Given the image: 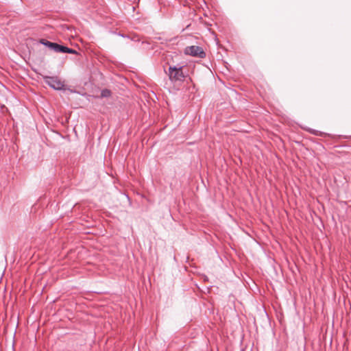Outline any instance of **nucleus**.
Here are the masks:
<instances>
[{
	"label": "nucleus",
	"instance_id": "1",
	"mask_svg": "<svg viewBox=\"0 0 351 351\" xmlns=\"http://www.w3.org/2000/svg\"><path fill=\"white\" fill-rule=\"evenodd\" d=\"M186 69V66H169L168 70H165V72L172 83H180L183 82L189 76L188 73L184 71Z\"/></svg>",
	"mask_w": 351,
	"mask_h": 351
},
{
	"label": "nucleus",
	"instance_id": "5",
	"mask_svg": "<svg viewBox=\"0 0 351 351\" xmlns=\"http://www.w3.org/2000/svg\"><path fill=\"white\" fill-rule=\"evenodd\" d=\"M110 96H111L110 90H109L108 88H104L101 90V98L109 97Z\"/></svg>",
	"mask_w": 351,
	"mask_h": 351
},
{
	"label": "nucleus",
	"instance_id": "2",
	"mask_svg": "<svg viewBox=\"0 0 351 351\" xmlns=\"http://www.w3.org/2000/svg\"><path fill=\"white\" fill-rule=\"evenodd\" d=\"M39 43L56 53H66L71 54L77 53V51L73 49L69 48L66 46L59 45L56 43L50 42L44 38L40 39Z\"/></svg>",
	"mask_w": 351,
	"mask_h": 351
},
{
	"label": "nucleus",
	"instance_id": "4",
	"mask_svg": "<svg viewBox=\"0 0 351 351\" xmlns=\"http://www.w3.org/2000/svg\"><path fill=\"white\" fill-rule=\"evenodd\" d=\"M184 53L193 57H197L200 58H204L206 57V53L201 47L192 45L186 47L184 49Z\"/></svg>",
	"mask_w": 351,
	"mask_h": 351
},
{
	"label": "nucleus",
	"instance_id": "3",
	"mask_svg": "<svg viewBox=\"0 0 351 351\" xmlns=\"http://www.w3.org/2000/svg\"><path fill=\"white\" fill-rule=\"evenodd\" d=\"M44 82L48 86L55 90H62L64 87V82L61 81L57 76H43Z\"/></svg>",
	"mask_w": 351,
	"mask_h": 351
}]
</instances>
